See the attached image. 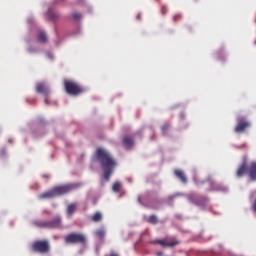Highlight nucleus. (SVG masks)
Wrapping results in <instances>:
<instances>
[{
    "mask_svg": "<svg viewBox=\"0 0 256 256\" xmlns=\"http://www.w3.org/2000/svg\"><path fill=\"white\" fill-rule=\"evenodd\" d=\"M112 191L119 193L121 191V182H115L112 186Z\"/></svg>",
    "mask_w": 256,
    "mask_h": 256,
    "instance_id": "412c9836",
    "label": "nucleus"
},
{
    "mask_svg": "<svg viewBox=\"0 0 256 256\" xmlns=\"http://www.w3.org/2000/svg\"><path fill=\"white\" fill-rule=\"evenodd\" d=\"M161 13L162 15H165L167 13V6H162Z\"/></svg>",
    "mask_w": 256,
    "mask_h": 256,
    "instance_id": "bb28decb",
    "label": "nucleus"
},
{
    "mask_svg": "<svg viewBox=\"0 0 256 256\" xmlns=\"http://www.w3.org/2000/svg\"><path fill=\"white\" fill-rule=\"evenodd\" d=\"M96 235H97L98 237H104V236H105V230H98V231L96 232Z\"/></svg>",
    "mask_w": 256,
    "mask_h": 256,
    "instance_id": "a878e982",
    "label": "nucleus"
},
{
    "mask_svg": "<svg viewBox=\"0 0 256 256\" xmlns=\"http://www.w3.org/2000/svg\"><path fill=\"white\" fill-rule=\"evenodd\" d=\"M49 229H59L61 227V218L56 217L51 221H48Z\"/></svg>",
    "mask_w": 256,
    "mask_h": 256,
    "instance_id": "4468645a",
    "label": "nucleus"
},
{
    "mask_svg": "<svg viewBox=\"0 0 256 256\" xmlns=\"http://www.w3.org/2000/svg\"><path fill=\"white\" fill-rule=\"evenodd\" d=\"M49 249H51V247L47 240H37L32 244V250L35 253H49Z\"/></svg>",
    "mask_w": 256,
    "mask_h": 256,
    "instance_id": "20e7f679",
    "label": "nucleus"
},
{
    "mask_svg": "<svg viewBox=\"0 0 256 256\" xmlns=\"http://www.w3.org/2000/svg\"><path fill=\"white\" fill-rule=\"evenodd\" d=\"M163 133H167L169 131V124H164L161 127Z\"/></svg>",
    "mask_w": 256,
    "mask_h": 256,
    "instance_id": "393cba45",
    "label": "nucleus"
},
{
    "mask_svg": "<svg viewBox=\"0 0 256 256\" xmlns=\"http://www.w3.org/2000/svg\"><path fill=\"white\" fill-rule=\"evenodd\" d=\"M122 143L126 147V149H131L135 141L133 140V137L126 135L123 137Z\"/></svg>",
    "mask_w": 256,
    "mask_h": 256,
    "instance_id": "ddd939ff",
    "label": "nucleus"
},
{
    "mask_svg": "<svg viewBox=\"0 0 256 256\" xmlns=\"http://www.w3.org/2000/svg\"><path fill=\"white\" fill-rule=\"evenodd\" d=\"M64 89L68 95L74 96L81 95V93L85 92V88L73 80H65Z\"/></svg>",
    "mask_w": 256,
    "mask_h": 256,
    "instance_id": "f03ea898",
    "label": "nucleus"
},
{
    "mask_svg": "<svg viewBox=\"0 0 256 256\" xmlns=\"http://www.w3.org/2000/svg\"><path fill=\"white\" fill-rule=\"evenodd\" d=\"M96 159L102 167L105 181H110L111 175H113V171L117 167V161L113 159L109 151L103 148H97Z\"/></svg>",
    "mask_w": 256,
    "mask_h": 256,
    "instance_id": "f257e3e1",
    "label": "nucleus"
},
{
    "mask_svg": "<svg viewBox=\"0 0 256 256\" xmlns=\"http://www.w3.org/2000/svg\"><path fill=\"white\" fill-rule=\"evenodd\" d=\"M178 19H181V14H176L173 16V21H177Z\"/></svg>",
    "mask_w": 256,
    "mask_h": 256,
    "instance_id": "cd10ccee",
    "label": "nucleus"
},
{
    "mask_svg": "<svg viewBox=\"0 0 256 256\" xmlns=\"http://www.w3.org/2000/svg\"><path fill=\"white\" fill-rule=\"evenodd\" d=\"M75 211H77V204H75V203L69 204L67 207V214L73 215V213H75Z\"/></svg>",
    "mask_w": 256,
    "mask_h": 256,
    "instance_id": "a211bd4d",
    "label": "nucleus"
},
{
    "mask_svg": "<svg viewBox=\"0 0 256 256\" xmlns=\"http://www.w3.org/2000/svg\"><path fill=\"white\" fill-rule=\"evenodd\" d=\"M38 40L40 41V43H47V34H45L44 32H41L38 35Z\"/></svg>",
    "mask_w": 256,
    "mask_h": 256,
    "instance_id": "aec40b11",
    "label": "nucleus"
},
{
    "mask_svg": "<svg viewBox=\"0 0 256 256\" xmlns=\"http://www.w3.org/2000/svg\"><path fill=\"white\" fill-rule=\"evenodd\" d=\"M33 224L35 227H39L40 229H49V221L36 220Z\"/></svg>",
    "mask_w": 256,
    "mask_h": 256,
    "instance_id": "dca6fc26",
    "label": "nucleus"
},
{
    "mask_svg": "<svg viewBox=\"0 0 256 256\" xmlns=\"http://www.w3.org/2000/svg\"><path fill=\"white\" fill-rule=\"evenodd\" d=\"M52 191L54 193V197H61V195H67V193H71V191H73V185L64 184L56 186L52 188Z\"/></svg>",
    "mask_w": 256,
    "mask_h": 256,
    "instance_id": "423d86ee",
    "label": "nucleus"
},
{
    "mask_svg": "<svg viewBox=\"0 0 256 256\" xmlns=\"http://www.w3.org/2000/svg\"><path fill=\"white\" fill-rule=\"evenodd\" d=\"M72 17H73V20H74V21H79V19H81V14L78 13V12H74V13L72 14Z\"/></svg>",
    "mask_w": 256,
    "mask_h": 256,
    "instance_id": "b1692460",
    "label": "nucleus"
},
{
    "mask_svg": "<svg viewBox=\"0 0 256 256\" xmlns=\"http://www.w3.org/2000/svg\"><path fill=\"white\" fill-rule=\"evenodd\" d=\"M92 221L94 223H99V221H101L103 219V214H101V212H96L92 217H91Z\"/></svg>",
    "mask_w": 256,
    "mask_h": 256,
    "instance_id": "6ab92c4d",
    "label": "nucleus"
},
{
    "mask_svg": "<svg viewBox=\"0 0 256 256\" xmlns=\"http://www.w3.org/2000/svg\"><path fill=\"white\" fill-rule=\"evenodd\" d=\"M36 91L37 93H41L42 95H44V97H49V94L51 93L49 91V88L43 83H38L36 85Z\"/></svg>",
    "mask_w": 256,
    "mask_h": 256,
    "instance_id": "1a4fd4ad",
    "label": "nucleus"
},
{
    "mask_svg": "<svg viewBox=\"0 0 256 256\" xmlns=\"http://www.w3.org/2000/svg\"><path fill=\"white\" fill-rule=\"evenodd\" d=\"M189 201L191 203H193L194 205H197L198 207H205V205H207V198H205V197L195 199V198L190 196Z\"/></svg>",
    "mask_w": 256,
    "mask_h": 256,
    "instance_id": "9d476101",
    "label": "nucleus"
},
{
    "mask_svg": "<svg viewBox=\"0 0 256 256\" xmlns=\"http://www.w3.org/2000/svg\"><path fill=\"white\" fill-rule=\"evenodd\" d=\"M53 198H55V194L53 192V188L50 189L49 191L45 192V193H42L39 196V199H53Z\"/></svg>",
    "mask_w": 256,
    "mask_h": 256,
    "instance_id": "f3484780",
    "label": "nucleus"
},
{
    "mask_svg": "<svg viewBox=\"0 0 256 256\" xmlns=\"http://www.w3.org/2000/svg\"><path fill=\"white\" fill-rule=\"evenodd\" d=\"M137 19H141V14H138V15H137Z\"/></svg>",
    "mask_w": 256,
    "mask_h": 256,
    "instance_id": "2f4dec72",
    "label": "nucleus"
},
{
    "mask_svg": "<svg viewBox=\"0 0 256 256\" xmlns=\"http://www.w3.org/2000/svg\"><path fill=\"white\" fill-rule=\"evenodd\" d=\"M158 222V219L155 215H151L149 217V223H152V225H155Z\"/></svg>",
    "mask_w": 256,
    "mask_h": 256,
    "instance_id": "5701e85b",
    "label": "nucleus"
},
{
    "mask_svg": "<svg viewBox=\"0 0 256 256\" xmlns=\"http://www.w3.org/2000/svg\"><path fill=\"white\" fill-rule=\"evenodd\" d=\"M174 175L180 179L182 183H187V176H185V172L183 170L176 169L174 171Z\"/></svg>",
    "mask_w": 256,
    "mask_h": 256,
    "instance_id": "2eb2a0df",
    "label": "nucleus"
},
{
    "mask_svg": "<svg viewBox=\"0 0 256 256\" xmlns=\"http://www.w3.org/2000/svg\"><path fill=\"white\" fill-rule=\"evenodd\" d=\"M248 175L251 181H256V162H251L248 166Z\"/></svg>",
    "mask_w": 256,
    "mask_h": 256,
    "instance_id": "f8f14e48",
    "label": "nucleus"
},
{
    "mask_svg": "<svg viewBox=\"0 0 256 256\" xmlns=\"http://www.w3.org/2000/svg\"><path fill=\"white\" fill-rule=\"evenodd\" d=\"M249 127H251V122L243 117H240L237 118V125L235 126L234 131L235 133H245Z\"/></svg>",
    "mask_w": 256,
    "mask_h": 256,
    "instance_id": "0eeeda50",
    "label": "nucleus"
},
{
    "mask_svg": "<svg viewBox=\"0 0 256 256\" xmlns=\"http://www.w3.org/2000/svg\"><path fill=\"white\" fill-rule=\"evenodd\" d=\"M45 104L49 105V98L48 97H46V99H45Z\"/></svg>",
    "mask_w": 256,
    "mask_h": 256,
    "instance_id": "c85d7f7f",
    "label": "nucleus"
},
{
    "mask_svg": "<svg viewBox=\"0 0 256 256\" xmlns=\"http://www.w3.org/2000/svg\"><path fill=\"white\" fill-rule=\"evenodd\" d=\"M246 173H249V166H247V162H243L236 171V175L237 177H243Z\"/></svg>",
    "mask_w": 256,
    "mask_h": 256,
    "instance_id": "9b49d317",
    "label": "nucleus"
},
{
    "mask_svg": "<svg viewBox=\"0 0 256 256\" xmlns=\"http://www.w3.org/2000/svg\"><path fill=\"white\" fill-rule=\"evenodd\" d=\"M64 241L68 245H75L77 243L85 245V243H87V238L81 233H70L65 236Z\"/></svg>",
    "mask_w": 256,
    "mask_h": 256,
    "instance_id": "7ed1b4c3",
    "label": "nucleus"
},
{
    "mask_svg": "<svg viewBox=\"0 0 256 256\" xmlns=\"http://www.w3.org/2000/svg\"><path fill=\"white\" fill-rule=\"evenodd\" d=\"M43 178H44V179H49V175L44 174V175H43Z\"/></svg>",
    "mask_w": 256,
    "mask_h": 256,
    "instance_id": "c756f323",
    "label": "nucleus"
},
{
    "mask_svg": "<svg viewBox=\"0 0 256 256\" xmlns=\"http://www.w3.org/2000/svg\"><path fill=\"white\" fill-rule=\"evenodd\" d=\"M48 16L52 21H57L59 19V14L49 11Z\"/></svg>",
    "mask_w": 256,
    "mask_h": 256,
    "instance_id": "4be33fe9",
    "label": "nucleus"
},
{
    "mask_svg": "<svg viewBox=\"0 0 256 256\" xmlns=\"http://www.w3.org/2000/svg\"><path fill=\"white\" fill-rule=\"evenodd\" d=\"M155 243L162 247H175V245H179V241L171 239L156 240Z\"/></svg>",
    "mask_w": 256,
    "mask_h": 256,
    "instance_id": "6e6552de",
    "label": "nucleus"
},
{
    "mask_svg": "<svg viewBox=\"0 0 256 256\" xmlns=\"http://www.w3.org/2000/svg\"><path fill=\"white\" fill-rule=\"evenodd\" d=\"M157 256H163V252H157Z\"/></svg>",
    "mask_w": 256,
    "mask_h": 256,
    "instance_id": "7c9ffc66",
    "label": "nucleus"
},
{
    "mask_svg": "<svg viewBox=\"0 0 256 256\" xmlns=\"http://www.w3.org/2000/svg\"><path fill=\"white\" fill-rule=\"evenodd\" d=\"M52 191L54 193V197H61V195H67V193H71V191H73V185L64 184L56 186L52 188Z\"/></svg>",
    "mask_w": 256,
    "mask_h": 256,
    "instance_id": "39448f33",
    "label": "nucleus"
}]
</instances>
